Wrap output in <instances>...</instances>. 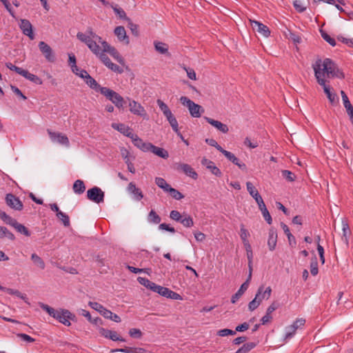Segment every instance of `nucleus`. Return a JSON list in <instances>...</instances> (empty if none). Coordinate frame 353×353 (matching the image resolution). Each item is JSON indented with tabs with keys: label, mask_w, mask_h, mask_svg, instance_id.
<instances>
[{
	"label": "nucleus",
	"mask_w": 353,
	"mask_h": 353,
	"mask_svg": "<svg viewBox=\"0 0 353 353\" xmlns=\"http://www.w3.org/2000/svg\"><path fill=\"white\" fill-rule=\"evenodd\" d=\"M40 307L46 311L50 316L57 319L59 322L66 326L71 325L70 320L74 321L76 316L74 314L66 309L55 310L48 305L41 303Z\"/></svg>",
	"instance_id": "nucleus-1"
},
{
	"label": "nucleus",
	"mask_w": 353,
	"mask_h": 353,
	"mask_svg": "<svg viewBox=\"0 0 353 353\" xmlns=\"http://www.w3.org/2000/svg\"><path fill=\"white\" fill-rule=\"evenodd\" d=\"M314 75L318 83L323 88L324 92L327 95L329 101L334 104L339 101V98L336 93H332L330 90V85H326L325 80L321 77V60L318 59L313 65Z\"/></svg>",
	"instance_id": "nucleus-2"
},
{
	"label": "nucleus",
	"mask_w": 353,
	"mask_h": 353,
	"mask_svg": "<svg viewBox=\"0 0 353 353\" xmlns=\"http://www.w3.org/2000/svg\"><path fill=\"white\" fill-rule=\"evenodd\" d=\"M246 187H247V190H248V192L250 193V194L254 199V200L257 203L259 208L261 211V213H262L265 220L267 221V223L269 225L272 224V216H271L269 211L268 210V209L265 206V204L261 196L259 193L258 190H256L255 187L250 181H248L246 183Z\"/></svg>",
	"instance_id": "nucleus-3"
},
{
	"label": "nucleus",
	"mask_w": 353,
	"mask_h": 353,
	"mask_svg": "<svg viewBox=\"0 0 353 353\" xmlns=\"http://www.w3.org/2000/svg\"><path fill=\"white\" fill-rule=\"evenodd\" d=\"M321 66H323V68H321V76L326 74L328 78L336 77L341 79L345 78L344 73L332 59L329 58L324 59L323 63H321Z\"/></svg>",
	"instance_id": "nucleus-4"
},
{
	"label": "nucleus",
	"mask_w": 353,
	"mask_h": 353,
	"mask_svg": "<svg viewBox=\"0 0 353 353\" xmlns=\"http://www.w3.org/2000/svg\"><path fill=\"white\" fill-rule=\"evenodd\" d=\"M181 103L188 108L192 117L199 118L201 116V113L204 112V109L199 104L188 99L187 97H181L180 98Z\"/></svg>",
	"instance_id": "nucleus-5"
},
{
	"label": "nucleus",
	"mask_w": 353,
	"mask_h": 353,
	"mask_svg": "<svg viewBox=\"0 0 353 353\" xmlns=\"http://www.w3.org/2000/svg\"><path fill=\"white\" fill-rule=\"evenodd\" d=\"M77 37L81 42L85 43L88 48L96 56L99 55L101 53V48L98 43H96V41H94L90 38V36H86V34L83 32H78L77 34Z\"/></svg>",
	"instance_id": "nucleus-6"
},
{
	"label": "nucleus",
	"mask_w": 353,
	"mask_h": 353,
	"mask_svg": "<svg viewBox=\"0 0 353 353\" xmlns=\"http://www.w3.org/2000/svg\"><path fill=\"white\" fill-rule=\"evenodd\" d=\"M105 194L99 187L94 186L87 191V197L89 200L100 203L104 201Z\"/></svg>",
	"instance_id": "nucleus-7"
},
{
	"label": "nucleus",
	"mask_w": 353,
	"mask_h": 353,
	"mask_svg": "<svg viewBox=\"0 0 353 353\" xmlns=\"http://www.w3.org/2000/svg\"><path fill=\"white\" fill-rule=\"evenodd\" d=\"M6 203L8 206L15 210L21 211L23 208V203L17 196L12 193L6 194Z\"/></svg>",
	"instance_id": "nucleus-8"
},
{
	"label": "nucleus",
	"mask_w": 353,
	"mask_h": 353,
	"mask_svg": "<svg viewBox=\"0 0 353 353\" xmlns=\"http://www.w3.org/2000/svg\"><path fill=\"white\" fill-rule=\"evenodd\" d=\"M39 48L45 58L49 62L53 63L55 61L56 58L51 47L44 41L39 43Z\"/></svg>",
	"instance_id": "nucleus-9"
},
{
	"label": "nucleus",
	"mask_w": 353,
	"mask_h": 353,
	"mask_svg": "<svg viewBox=\"0 0 353 353\" xmlns=\"http://www.w3.org/2000/svg\"><path fill=\"white\" fill-rule=\"evenodd\" d=\"M250 22L254 31H256L265 37H268L270 35V30L267 26L256 20L250 19Z\"/></svg>",
	"instance_id": "nucleus-10"
},
{
	"label": "nucleus",
	"mask_w": 353,
	"mask_h": 353,
	"mask_svg": "<svg viewBox=\"0 0 353 353\" xmlns=\"http://www.w3.org/2000/svg\"><path fill=\"white\" fill-rule=\"evenodd\" d=\"M99 332L101 336H103L105 339H110L113 341H125V340L123 337L119 336L118 335L116 331L108 330L104 327H99Z\"/></svg>",
	"instance_id": "nucleus-11"
},
{
	"label": "nucleus",
	"mask_w": 353,
	"mask_h": 353,
	"mask_svg": "<svg viewBox=\"0 0 353 353\" xmlns=\"http://www.w3.org/2000/svg\"><path fill=\"white\" fill-rule=\"evenodd\" d=\"M127 99L129 101L130 111L132 114L143 117L147 115L144 108L139 103L134 100H131L130 98H127Z\"/></svg>",
	"instance_id": "nucleus-12"
},
{
	"label": "nucleus",
	"mask_w": 353,
	"mask_h": 353,
	"mask_svg": "<svg viewBox=\"0 0 353 353\" xmlns=\"http://www.w3.org/2000/svg\"><path fill=\"white\" fill-rule=\"evenodd\" d=\"M21 23L19 24V27L22 31V32L28 36L30 39H34V34L32 30V26L29 20L28 19H21Z\"/></svg>",
	"instance_id": "nucleus-13"
},
{
	"label": "nucleus",
	"mask_w": 353,
	"mask_h": 353,
	"mask_svg": "<svg viewBox=\"0 0 353 353\" xmlns=\"http://www.w3.org/2000/svg\"><path fill=\"white\" fill-rule=\"evenodd\" d=\"M252 278V275L250 274H248V279L246 281L241 285L240 288L238 291L232 296L231 303H235L240 297L244 294V292L248 290L250 280Z\"/></svg>",
	"instance_id": "nucleus-14"
},
{
	"label": "nucleus",
	"mask_w": 353,
	"mask_h": 353,
	"mask_svg": "<svg viewBox=\"0 0 353 353\" xmlns=\"http://www.w3.org/2000/svg\"><path fill=\"white\" fill-rule=\"evenodd\" d=\"M110 352H123V353H151V352L143 347H134L125 346L123 348L111 349Z\"/></svg>",
	"instance_id": "nucleus-15"
},
{
	"label": "nucleus",
	"mask_w": 353,
	"mask_h": 353,
	"mask_svg": "<svg viewBox=\"0 0 353 353\" xmlns=\"http://www.w3.org/2000/svg\"><path fill=\"white\" fill-rule=\"evenodd\" d=\"M230 161H231L234 165H237L241 170H246L247 166L244 163H242L239 161V159L235 157V155L225 150L222 151L221 152Z\"/></svg>",
	"instance_id": "nucleus-16"
},
{
	"label": "nucleus",
	"mask_w": 353,
	"mask_h": 353,
	"mask_svg": "<svg viewBox=\"0 0 353 353\" xmlns=\"http://www.w3.org/2000/svg\"><path fill=\"white\" fill-rule=\"evenodd\" d=\"M101 94L105 96L107 99L112 101V103H114V105L116 101H117L119 99L121 98V97L119 93L107 87H105L101 89Z\"/></svg>",
	"instance_id": "nucleus-17"
},
{
	"label": "nucleus",
	"mask_w": 353,
	"mask_h": 353,
	"mask_svg": "<svg viewBox=\"0 0 353 353\" xmlns=\"http://www.w3.org/2000/svg\"><path fill=\"white\" fill-rule=\"evenodd\" d=\"M132 141L133 142V144L137 147L139 149L142 150L143 152H149L150 148L151 145V143H146L143 141L141 138H139L137 134H134Z\"/></svg>",
	"instance_id": "nucleus-18"
},
{
	"label": "nucleus",
	"mask_w": 353,
	"mask_h": 353,
	"mask_svg": "<svg viewBox=\"0 0 353 353\" xmlns=\"http://www.w3.org/2000/svg\"><path fill=\"white\" fill-rule=\"evenodd\" d=\"M48 133L52 141H56L66 145L69 144V139L65 135L61 133L53 132L50 130H48Z\"/></svg>",
	"instance_id": "nucleus-19"
},
{
	"label": "nucleus",
	"mask_w": 353,
	"mask_h": 353,
	"mask_svg": "<svg viewBox=\"0 0 353 353\" xmlns=\"http://www.w3.org/2000/svg\"><path fill=\"white\" fill-rule=\"evenodd\" d=\"M341 95L343 102L345 108L346 109L347 113L350 117V119L353 125V106L351 104L346 93L343 91H341Z\"/></svg>",
	"instance_id": "nucleus-20"
},
{
	"label": "nucleus",
	"mask_w": 353,
	"mask_h": 353,
	"mask_svg": "<svg viewBox=\"0 0 353 353\" xmlns=\"http://www.w3.org/2000/svg\"><path fill=\"white\" fill-rule=\"evenodd\" d=\"M176 170L183 171L186 175L190 176L194 179H196L198 177L197 173L188 164L186 163H179L176 165Z\"/></svg>",
	"instance_id": "nucleus-21"
},
{
	"label": "nucleus",
	"mask_w": 353,
	"mask_h": 353,
	"mask_svg": "<svg viewBox=\"0 0 353 353\" xmlns=\"http://www.w3.org/2000/svg\"><path fill=\"white\" fill-rule=\"evenodd\" d=\"M112 128L130 139L132 138L134 134L132 132V129L123 123H112Z\"/></svg>",
	"instance_id": "nucleus-22"
},
{
	"label": "nucleus",
	"mask_w": 353,
	"mask_h": 353,
	"mask_svg": "<svg viewBox=\"0 0 353 353\" xmlns=\"http://www.w3.org/2000/svg\"><path fill=\"white\" fill-rule=\"evenodd\" d=\"M204 119L208 123L216 128L220 132L223 133L228 132L229 128L227 125L222 123L221 121L214 120L207 117H205Z\"/></svg>",
	"instance_id": "nucleus-23"
},
{
	"label": "nucleus",
	"mask_w": 353,
	"mask_h": 353,
	"mask_svg": "<svg viewBox=\"0 0 353 353\" xmlns=\"http://www.w3.org/2000/svg\"><path fill=\"white\" fill-rule=\"evenodd\" d=\"M85 83L96 92H101V89L104 87L101 86L94 79H93L88 73L84 77Z\"/></svg>",
	"instance_id": "nucleus-24"
},
{
	"label": "nucleus",
	"mask_w": 353,
	"mask_h": 353,
	"mask_svg": "<svg viewBox=\"0 0 353 353\" xmlns=\"http://www.w3.org/2000/svg\"><path fill=\"white\" fill-rule=\"evenodd\" d=\"M277 242V233L276 230L270 228L269 230V237L268 240V245L270 251L274 250Z\"/></svg>",
	"instance_id": "nucleus-25"
},
{
	"label": "nucleus",
	"mask_w": 353,
	"mask_h": 353,
	"mask_svg": "<svg viewBox=\"0 0 353 353\" xmlns=\"http://www.w3.org/2000/svg\"><path fill=\"white\" fill-rule=\"evenodd\" d=\"M262 292H263V286H260L258 288V290H257V292L256 294L254 299L252 301H251L248 304V308L250 311H254L261 304V299H259V296L262 294Z\"/></svg>",
	"instance_id": "nucleus-26"
},
{
	"label": "nucleus",
	"mask_w": 353,
	"mask_h": 353,
	"mask_svg": "<svg viewBox=\"0 0 353 353\" xmlns=\"http://www.w3.org/2000/svg\"><path fill=\"white\" fill-rule=\"evenodd\" d=\"M305 323V320L303 319H299L296 321H295L292 325H290L288 328L290 330H292V332H286L285 334V339H290L293 336L294 333L296 332V330L303 325Z\"/></svg>",
	"instance_id": "nucleus-27"
},
{
	"label": "nucleus",
	"mask_w": 353,
	"mask_h": 353,
	"mask_svg": "<svg viewBox=\"0 0 353 353\" xmlns=\"http://www.w3.org/2000/svg\"><path fill=\"white\" fill-rule=\"evenodd\" d=\"M149 152H151L155 155L165 159L169 157L168 152L166 150L162 148L157 147L153 145L152 143L150 145Z\"/></svg>",
	"instance_id": "nucleus-28"
},
{
	"label": "nucleus",
	"mask_w": 353,
	"mask_h": 353,
	"mask_svg": "<svg viewBox=\"0 0 353 353\" xmlns=\"http://www.w3.org/2000/svg\"><path fill=\"white\" fill-rule=\"evenodd\" d=\"M114 34L117 37L119 41H124L125 40L126 43H129V39L128 37L126 35V31L123 26H117L114 29Z\"/></svg>",
	"instance_id": "nucleus-29"
},
{
	"label": "nucleus",
	"mask_w": 353,
	"mask_h": 353,
	"mask_svg": "<svg viewBox=\"0 0 353 353\" xmlns=\"http://www.w3.org/2000/svg\"><path fill=\"white\" fill-rule=\"evenodd\" d=\"M128 190L130 193L134 194L137 200L140 201L143 198V194L142 192L140 190V189L136 187L134 183L130 182L129 183Z\"/></svg>",
	"instance_id": "nucleus-30"
},
{
	"label": "nucleus",
	"mask_w": 353,
	"mask_h": 353,
	"mask_svg": "<svg viewBox=\"0 0 353 353\" xmlns=\"http://www.w3.org/2000/svg\"><path fill=\"white\" fill-rule=\"evenodd\" d=\"M3 292L8 293V294L15 295L20 299H23L27 304L30 305V302L28 301V299L27 298L26 294H22L17 290H14L12 288H5L3 287Z\"/></svg>",
	"instance_id": "nucleus-31"
},
{
	"label": "nucleus",
	"mask_w": 353,
	"mask_h": 353,
	"mask_svg": "<svg viewBox=\"0 0 353 353\" xmlns=\"http://www.w3.org/2000/svg\"><path fill=\"white\" fill-rule=\"evenodd\" d=\"M80 314L87 318L88 321L94 325H102L103 323L102 319L101 318L96 317L92 319L90 313L85 310H81Z\"/></svg>",
	"instance_id": "nucleus-32"
},
{
	"label": "nucleus",
	"mask_w": 353,
	"mask_h": 353,
	"mask_svg": "<svg viewBox=\"0 0 353 353\" xmlns=\"http://www.w3.org/2000/svg\"><path fill=\"white\" fill-rule=\"evenodd\" d=\"M22 76L25 77L26 79L31 81L32 82L34 83L37 85L42 84V80L41 78H39L38 76L33 74L32 73H30L28 70H25L23 73L22 74Z\"/></svg>",
	"instance_id": "nucleus-33"
},
{
	"label": "nucleus",
	"mask_w": 353,
	"mask_h": 353,
	"mask_svg": "<svg viewBox=\"0 0 353 353\" xmlns=\"http://www.w3.org/2000/svg\"><path fill=\"white\" fill-rule=\"evenodd\" d=\"M72 189L76 194H81L83 193L85 190L84 182L80 179L75 181Z\"/></svg>",
	"instance_id": "nucleus-34"
},
{
	"label": "nucleus",
	"mask_w": 353,
	"mask_h": 353,
	"mask_svg": "<svg viewBox=\"0 0 353 353\" xmlns=\"http://www.w3.org/2000/svg\"><path fill=\"white\" fill-rule=\"evenodd\" d=\"M256 345V343L254 342H249L244 343L242 347L239 348L235 353H248L252 349H254Z\"/></svg>",
	"instance_id": "nucleus-35"
},
{
	"label": "nucleus",
	"mask_w": 353,
	"mask_h": 353,
	"mask_svg": "<svg viewBox=\"0 0 353 353\" xmlns=\"http://www.w3.org/2000/svg\"><path fill=\"white\" fill-rule=\"evenodd\" d=\"M7 238L11 241L15 239L14 235L10 232L7 228L4 226H0V239Z\"/></svg>",
	"instance_id": "nucleus-36"
},
{
	"label": "nucleus",
	"mask_w": 353,
	"mask_h": 353,
	"mask_svg": "<svg viewBox=\"0 0 353 353\" xmlns=\"http://www.w3.org/2000/svg\"><path fill=\"white\" fill-rule=\"evenodd\" d=\"M150 290L152 291L158 293L162 296H165L166 295L168 288L163 287L156 284L155 283H152Z\"/></svg>",
	"instance_id": "nucleus-37"
},
{
	"label": "nucleus",
	"mask_w": 353,
	"mask_h": 353,
	"mask_svg": "<svg viewBox=\"0 0 353 353\" xmlns=\"http://www.w3.org/2000/svg\"><path fill=\"white\" fill-rule=\"evenodd\" d=\"M12 227L14 228L18 232L23 234L26 236H30L31 234L28 229L23 225L18 223L17 221L15 222Z\"/></svg>",
	"instance_id": "nucleus-38"
},
{
	"label": "nucleus",
	"mask_w": 353,
	"mask_h": 353,
	"mask_svg": "<svg viewBox=\"0 0 353 353\" xmlns=\"http://www.w3.org/2000/svg\"><path fill=\"white\" fill-rule=\"evenodd\" d=\"M184 227L190 228L194 225V221L192 218L188 215L187 214L183 213V218H181L180 222Z\"/></svg>",
	"instance_id": "nucleus-39"
},
{
	"label": "nucleus",
	"mask_w": 353,
	"mask_h": 353,
	"mask_svg": "<svg viewBox=\"0 0 353 353\" xmlns=\"http://www.w3.org/2000/svg\"><path fill=\"white\" fill-rule=\"evenodd\" d=\"M148 220L150 223L159 224L160 223L161 219L154 210H152L148 214Z\"/></svg>",
	"instance_id": "nucleus-40"
},
{
	"label": "nucleus",
	"mask_w": 353,
	"mask_h": 353,
	"mask_svg": "<svg viewBox=\"0 0 353 353\" xmlns=\"http://www.w3.org/2000/svg\"><path fill=\"white\" fill-rule=\"evenodd\" d=\"M110 6L112 7L115 14L118 15L120 19H124L127 21L129 19H130L129 17L126 16L125 12L121 8H117V6H114L113 4H111Z\"/></svg>",
	"instance_id": "nucleus-41"
},
{
	"label": "nucleus",
	"mask_w": 353,
	"mask_h": 353,
	"mask_svg": "<svg viewBox=\"0 0 353 353\" xmlns=\"http://www.w3.org/2000/svg\"><path fill=\"white\" fill-rule=\"evenodd\" d=\"M154 47L157 51L160 52L161 54L168 53V46L166 43L155 41Z\"/></svg>",
	"instance_id": "nucleus-42"
},
{
	"label": "nucleus",
	"mask_w": 353,
	"mask_h": 353,
	"mask_svg": "<svg viewBox=\"0 0 353 353\" xmlns=\"http://www.w3.org/2000/svg\"><path fill=\"white\" fill-rule=\"evenodd\" d=\"M31 259L33 261V263L39 267L41 270H43L45 268V263L43 260L38 256L37 254L33 253L31 255Z\"/></svg>",
	"instance_id": "nucleus-43"
},
{
	"label": "nucleus",
	"mask_w": 353,
	"mask_h": 353,
	"mask_svg": "<svg viewBox=\"0 0 353 353\" xmlns=\"http://www.w3.org/2000/svg\"><path fill=\"white\" fill-rule=\"evenodd\" d=\"M310 272H311L312 275H313V276H316L319 273L318 261H317L316 256L315 255L311 259Z\"/></svg>",
	"instance_id": "nucleus-44"
},
{
	"label": "nucleus",
	"mask_w": 353,
	"mask_h": 353,
	"mask_svg": "<svg viewBox=\"0 0 353 353\" xmlns=\"http://www.w3.org/2000/svg\"><path fill=\"white\" fill-rule=\"evenodd\" d=\"M350 234L349 225L347 223L343 221V236L341 240L346 244H348L347 235Z\"/></svg>",
	"instance_id": "nucleus-45"
},
{
	"label": "nucleus",
	"mask_w": 353,
	"mask_h": 353,
	"mask_svg": "<svg viewBox=\"0 0 353 353\" xmlns=\"http://www.w3.org/2000/svg\"><path fill=\"white\" fill-rule=\"evenodd\" d=\"M57 218L62 221L63 225L65 227H68L70 226V218L68 216V214H66L65 213L63 212H58V214H56Z\"/></svg>",
	"instance_id": "nucleus-46"
},
{
	"label": "nucleus",
	"mask_w": 353,
	"mask_h": 353,
	"mask_svg": "<svg viewBox=\"0 0 353 353\" xmlns=\"http://www.w3.org/2000/svg\"><path fill=\"white\" fill-rule=\"evenodd\" d=\"M68 64L71 67L72 71L79 70V68L77 65V60L74 54H68Z\"/></svg>",
	"instance_id": "nucleus-47"
},
{
	"label": "nucleus",
	"mask_w": 353,
	"mask_h": 353,
	"mask_svg": "<svg viewBox=\"0 0 353 353\" xmlns=\"http://www.w3.org/2000/svg\"><path fill=\"white\" fill-rule=\"evenodd\" d=\"M321 35L323 37V39L326 41L330 45L332 46H336V41L335 39L332 37H331L325 31L321 29L320 30Z\"/></svg>",
	"instance_id": "nucleus-48"
},
{
	"label": "nucleus",
	"mask_w": 353,
	"mask_h": 353,
	"mask_svg": "<svg viewBox=\"0 0 353 353\" xmlns=\"http://www.w3.org/2000/svg\"><path fill=\"white\" fill-rule=\"evenodd\" d=\"M128 26L130 29L132 34L133 35H134L135 37H138L139 35L138 25L134 23L131 21V19H129L128 21Z\"/></svg>",
	"instance_id": "nucleus-49"
},
{
	"label": "nucleus",
	"mask_w": 353,
	"mask_h": 353,
	"mask_svg": "<svg viewBox=\"0 0 353 353\" xmlns=\"http://www.w3.org/2000/svg\"><path fill=\"white\" fill-rule=\"evenodd\" d=\"M249 236H250L249 232L245 228L244 225L241 224V229H240V236H241V239L243 243L248 241V238Z\"/></svg>",
	"instance_id": "nucleus-50"
},
{
	"label": "nucleus",
	"mask_w": 353,
	"mask_h": 353,
	"mask_svg": "<svg viewBox=\"0 0 353 353\" xmlns=\"http://www.w3.org/2000/svg\"><path fill=\"white\" fill-rule=\"evenodd\" d=\"M164 297L170 298V299H174V300H181L182 299V297L179 294L170 290L169 288H168L166 295Z\"/></svg>",
	"instance_id": "nucleus-51"
},
{
	"label": "nucleus",
	"mask_w": 353,
	"mask_h": 353,
	"mask_svg": "<svg viewBox=\"0 0 353 353\" xmlns=\"http://www.w3.org/2000/svg\"><path fill=\"white\" fill-rule=\"evenodd\" d=\"M108 53H109L114 59H115L119 63L123 62V58L121 57V56L114 47H112L110 50V51L108 52Z\"/></svg>",
	"instance_id": "nucleus-52"
},
{
	"label": "nucleus",
	"mask_w": 353,
	"mask_h": 353,
	"mask_svg": "<svg viewBox=\"0 0 353 353\" xmlns=\"http://www.w3.org/2000/svg\"><path fill=\"white\" fill-rule=\"evenodd\" d=\"M282 176L288 181H294L295 180V174L290 170H284L281 172Z\"/></svg>",
	"instance_id": "nucleus-53"
},
{
	"label": "nucleus",
	"mask_w": 353,
	"mask_h": 353,
	"mask_svg": "<svg viewBox=\"0 0 353 353\" xmlns=\"http://www.w3.org/2000/svg\"><path fill=\"white\" fill-rule=\"evenodd\" d=\"M6 66L10 69V70H12V71H14L15 72H17V74H20L22 76V74L24 72V69L21 68H19V67H17L14 65H13L12 63L10 62H8V63H6Z\"/></svg>",
	"instance_id": "nucleus-54"
},
{
	"label": "nucleus",
	"mask_w": 353,
	"mask_h": 353,
	"mask_svg": "<svg viewBox=\"0 0 353 353\" xmlns=\"http://www.w3.org/2000/svg\"><path fill=\"white\" fill-rule=\"evenodd\" d=\"M157 103L160 110L162 111L164 116L171 111L170 110V108H168V106L167 105V104H165L161 99H158L157 101Z\"/></svg>",
	"instance_id": "nucleus-55"
},
{
	"label": "nucleus",
	"mask_w": 353,
	"mask_h": 353,
	"mask_svg": "<svg viewBox=\"0 0 353 353\" xmlns=\"http://www.w3.org/2000/svg\"><path fill=\"white\" fill-rule=\"evenodd\" d=\"M205 143L211 146L214 147L221 152H222V151L224 150V149L220 145H219L216 140H214V139H206Z\"/></svg>",
	"instance_id": "nucleus-56"
},
{
	"label": "nucleus",
	"mask_w": 353,
	"mask_h": 353,
	"mask_svg": "<svg viewBox=\"0 0 353 353\" xmlns=\"http://www.w3.org/2000/svg\"><path fill=\"white\" fill-rule=\"evenodd\" d=\"M170 194L176 200H181L184 197V195L182 193L173 188H170Z\"/></svg>",
	"instance_id": "nucleus-57"
},
{
	"label": "nucleus",
	"mask_w": 353,
	"mask_h": 353,
	"mask_svg": "<svg viewBox=\"0 0 353 353\" xmlns=\"http://www.w3.org/2000/svg\"><path fill=\"white\" fill-rule=\"evenodd\" d=\"M99 59L103 62V63L108 68V66L112 63L110 58L103 52H101L99 55H97Z\"/></svg>",
	"instance_id": "nucleus-58"
},
{
	"label": "nucleus",
	"mask_w": 353,
	"mask_h": 353,
	"mask_svg": "<svg viewBox=\"0 0 353 353\" xmlns=\"http://www.w3.org/2000/svg\"><path fill=\"white\" fill-rule=\"evenodd\" d=\"M170 217L175 221L180 222L183 215L177 210H172L170 213Z\"/></svg>",
	"instance_id": "nucleus-59"
},
{
	"label": "nucleus",
	"mask_w": 353,
	"mask_h": 353,
	"mask_svg": "<svg viewBox=\"0 0 353 353\" xmlns=\"http://www.w3.org/2000/svg\"><path fill=\"white\" fill-rule=\"evenodd\" d=\"M129 334L131 337L134 339H140L142 336L141 331L137 328H131L129 330Z\"/></svg>",
	"instance_id": "nucleus-60"
},
{
	"label": "nucleus",
	"mask_w": 353,
	"mask_h": 353,
	"mask_svg": "<svg viewBox=\"0 0 353 353\" xmlns=\"http://www.w3.org/2000/svg\"><path fill=\"white\" fill-rule=\"evenodd\" d=\"M208 169L216 176L221 177L222 176L221 171L214 165V163L211 166H208Z\"/></svg>",
	"instance_id": "nucleus-61"
},
{
	"label": "nucleus",
	"mask_w": 353,
	"mask_h": 353,
	"mask_svg": "<svg viewBox=\"0 0 353 353\" xmlns=\"http://www.w3.org/2000/svg\"><path fill=\"white\" fill-rule=\"evenodd\" d=\"M217 334L220 336H225L228 335H235L236 331L230 329H222L218 331Z\"/></svg>",
	"instance_id": "nucleus-62"
},
{
	"label": "nucleus",
	"mask_w": 353,
	"mask_h": 353,
	"mask_svg": "<svg viewBox=\"0 0 353 353\" xmlns=\"http://www.w3.org/2000/svg\"><path fill=\"white\" fill-rule=\"evenodd\" d=\"M0 1L3 4V6H5L6 9L10 13V14L12 17H15L14 12L13 10V9H12V8L11 6V4L9 2V1L8 0H0Z\"/></svg>",
	"instance_id": "nucleus-63"
},
{
	"label": "nucleus",
	"mask_w": 353,
	"mask_h": 353,
	"mask_svg": "<svg viewBox=\"0 0 353 353\" xmlns=\"http://www.w3.org/2000/svg\"><path fill=\"white\" fill-rule=\"evenodd\" d=\"M137 280L140 284L143 285L148 289L150 288V287L153 283L152 281H151L149 279L144 278V277L139 276V277H138Z\"/></svg>",
	"instance_id": "nucleus-64"
}]
</instances>
